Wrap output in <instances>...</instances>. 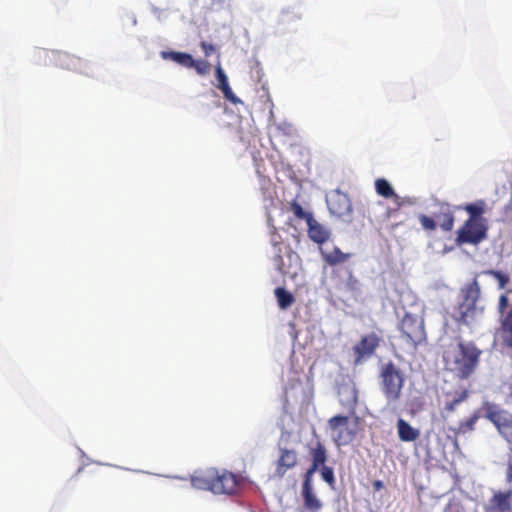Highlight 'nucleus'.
I'll return each mask as SVG.
<instances>
[{
	"instance_id": "nucleus-11",
	"label": "nucleus",
	"mask_w": 512,
	"mask_h": 512,
	"mask_svg": "<svg viewBox=\"0 0 512 512\" xmlns=\"http://www.w3.org/2000/svg\"><path fill=\"white\" fill-rule=\"evenodd\" d=\"M338 401L349 415L356 414L358 405V389L352 380L343 381L338 386Z\"/></svg>"
},
{
	"instance_id": "nucleus-26",
	"label": "nucleus",
	"mask_w": 512,
	"mask_h": 512,
	"mask_svg": "<svg viewBox=\"0 0 512 512\" xmlns=\"http://www.w3.org/2000/svg\"><path fill=\"white\" fill-rule=\"evenodd\" d=\"M274 294L281 309H287L295 302V298L292 293L283 287H277L274 290Z\"/></svg>"
},
{
	"instance_id": "nucleus-23",
	"label": "nucleus",
	"mask_w": 512,
	"mask_h": 512,
	"mask_svg": "<svg viewBox=\"0 0 512 512\" xmlns=\"http://www.w3.org/2000/svg\"><path fill=\"white\" fill-rule=\"evenodd\" d=\"M397 430L400 440L404 442L415 441L420 435L418 429L412 427L407 421L401 418L397 421Z\"/></svg>"
},
{
	"instance_id": "nucleus-37",
	"label": "nucleus",
	"mask_w": 512,
	"mask_h": 512,
	"mask_svg": "<svg viewBox=\"0 0 512 512\" xmlns=\"http://www.w3.org/2000/svg\"><path fill=\"white\" fill-rule=\"evenodd\" d=\"M278 239H280V236L277 235L276 233L273 234L272 236V239H271V242H272V245L274 246V243H282L281 241H279Z\"/></svg>"
},
{
	"instance_id": "nucleus-32",
	"label": "nucleus",
	"mask_w": 512,
	"mask_h": 512,
	"mask_svg": "<svg viewBox=\"0 0 512 512\" xmlns=\"http://www.w3.org/2000/svg\"><path fill=\"white\" fill-rule=\"evenodd\" d=\"M320 472H321V476H322V479L327 482L330 486L333 487L334 483H335V476H334V471L331 467H328V466H321L319 468Z\"/></svg>"
},
{
	"instance_id": "nucleus-3",
	"label": "nucleus",
	"mask_w": 512,
	"mask_h": 512,
	"mask_svg": "<svg viewBox=\"0 0 512 512\" xmlns=\"http://www.w3.org/2000/svg\"><path fill=\"white\" fill-rule=\"evenodd\" d=\"M481 287L475 277L460 290V302L456 307L455 321L468 327L478 324L484 317L485 306L480 303Z\"/></svg>"
},
{
	"instance_id": "nucleus-25",
	"label": "nucleus",
	"mask_w": 512,
	"mask_h": 512,
	"mask_svg": "<svg viewBox=\"0 0 512 512\" xmlns=\"http://www.w3.org/2000/svg\"><path fill=\"white\" fill-rule=\"evenodd\" d=\"M469 396V392L467 389H462L460 391H456L451 399H448L444 404V411L447 413H452L455 411L457 406L467 400Z\"/></svg>"
},
{
	"instance_id": "nucleus-10",
	"label": "nucleus",
	"mask_w": 512,
	"mask_h": 512,
	"mask_svg": "<svg viewBox=\"0 0 512 512\" xmlns=\"http://www.w3.org/2000/svg\"><path fill=\"white\" fill-rule=\"evenodd\" d=\"M380 337L376 333L362 336L360 341L353 347L354 365L362 364L373 356L380 344Z\"/></svg>"
},
{
	"instance_id": "nucleus-5",
	"label": "nucleus",
	"mask_w": 512,
	"mask_h": 512,
	"mask_svg": "<svg viewBox=\"0 0 512 512\" xmlns=\"http://www.w3.org/2000/svg\"><path fill=\"white\" fill-rule=\"evenodd\" d=\"M381 391L388 402L400 399L405 383L404 372L392 361L381 365L379 370Z\"/></svg>"
},
{
	"instance_id": "nucleus-27",
	"label": "nucleus",
	"mask_w": 512,
	"mask_h": 512,
	"mask_svg": "<svg viewBox=\"0 0 512 512\" xmlns=\"http://www.w3.org/2000/svg\"><path fill=\"white\" fill-rule=\"evenodd\" d=\"M349 257L350 254L343 253L338 247H334L331 252L323 254L324 260L331 266L344 263Z\"/></svg>"
},
{
	"instance_id": "nucleus-24",
	"label": "nucleus",
	"mask_w": 512,
	"mask_h": 512,
	"mask_svg": "<svg viewBox=\"0 0 512 512\" xmlns=\"http://www.w3.org/2000/svg\"><path fill=\"white\" fill-rule=\"evenodd\" d=\"M462 209L469 214L467 220L487 223V220L483 217V214L485 213L486 209V203L484 200H478L474 203L466 204L465 206L462 207Z\"/></svg>"
},
{
	"instance_id": "nucleus-33",
	"label": "nucleus",
	"mask_w": 512,
	"mask_h": 512,
	"mask_svg": "<svg viewBox=\"0 0 512 512\" xmlns=\"http://www.w3.org/2000/svg\"><path fill=\"white\" fill-rule=\"evenodd\" d=\"M419 221L425 230L433 231L436 229V221L427 215L421 214Z\"/></svg>"
},
{
	"instance_id": "nucleus-13",
	"label": "nucleus",
	"mask_w": 512,
	"mask_h": 512,
	"mask_svg": "<svg viewBox=\"0 0 512 512\" xmlns=\"http://www.w3.org/2000/svg\"><path fill=\"white\" fill-rule=\"evenodd\" d=\"M484 512H512V491H495L485 504Z\"/></svg>"
},
{
	"instance_id": "nucleus-12",
	"label": "nucleus",
	"mask_w": 512,
	"mask_h": 512,
	"mask_svg": "<svg viewBox=\"0 0 512 512\" xmlns=\"http://www.w3.org/2000/svg\"><path fill=\"white\" fill-rule=\"evenodd\" d=\"M375 190L378 195L384 197V198H390L392 199L395 208L390 209L387 211L385 218L388 219L390 216L397 212L401 206H403L405 203L410 204L411 202L408 199H404L400 197L393 189L391 184L384 178H378L375 181Z\"/></svg>"
},
{
	"instance_id": "nucleus-4",
	"label": "nucleus",
	"mask_w": 512,
	"mask_h": 512,
	"mask_svg": "<svg viewBox=\"0 0 512 512\" xmlns=\"http://www.w3.org/2000/svg\"><path fill=\"white\" fill-rule=\"evenodd\" d=\"M496 310L499 325L495 330L494 342L512 351V290L506 289L499 295Z\"/></svg>"
},
{
	"instance_id": "nucleus-17",
	"label": "nucleus",
	"mask_w": 512,
	"mask_h": 512,
	"mask_svg": "<svg viewBox=\"0 0 512 512\" xmlns=\"http://www.w3.org/2000/svg\"><path fill=\"white\" fill-rule=\"evenodd\" d=\"M310 455L312 457V464L304 475L306 478H312L313 474L319 470L327 460L326 448L320 441H317L315 446L311 448Z\"/></svg>"
},
{
	"instance_id": "nucleus-18",
	"label": "nucleus",
	"mask_w": 512,
	"mask_h": 512,
	"mask_svg": "<svg viewBox=\"0 0 512 512\" xmlns=\"http://www.w3.org/2000/svg\"><path fill=\"white\" fill-rule=\"evenodd\" d=\"M215 76L218 81L217 87L222 91L224 98L232 104L242 103L241 100L233 93L228 82V77L222 69L220 63H218V65L215 67Z\"/></svg>"
},
{
	"instance_id": "nucleus-21",
	"label": "nucleus",
	"mask_w": 512,
	"mask_h": 512,
	"mask_svg": "<svg viewBox=\"0 0 512 512\" xmlns=\"http://www.w3.org/2000/svg\"><path fill=\"white\" fill-rule=\"evenodd\" d=\"M435 219L438 222L440 228L445 232L451 231L454 227V212L451 210L448 204L440 205L439 212L435 214Z\"/></svg>"
},
{
	"instance_id": "nucleus-1",
	"label": "nucleus",
	"mask_w": 512,
	"mask_h": 512,
	"mask_svg": "<svg viewBox=\"0 0 512 512\" xmlns=\"http://www.w3.org/2000/svg\"><path fill=\"white\" fill-rule=\"evenodd\" d=\"M483 350L474 341L461 338L441 346L443 370L458 381L472 378L481 363Z\"/></svg>"
},
{
	"instance_id": "nucleus-35",
	"label": "nucleus",
	"mask_w": 512,
	"mask_h": 512,
	"mask_svg": "<svg viewBox=\"0 0 512 512\" xmlns=\"http://www.w3.org/2000/svg\"><path fill=\"white\" fill-rule=\"evenodd\" d=\"M506 480L509 483H512V463L509 462L506 469Z\"/></svg>"
},
{
	"instance_id": "nucleus-29",
	"label": "nucleus",
	"mask_w": 512,
	"mask_h": 512,
	"mask_svg": "<svg viewBox=\"0 0 512 512\" xmlns=\"http://www.w3.org/2000/svg\"><path fill=\"white\" fill-rule=\"evenodd\" d=\"M289 209L297 219L305 220L306 223L309 222L310 218H313L312 213L306 212L296 200L290 203Z\"/></svg>"
},
{
	"instance_id": "nucleus-22",
	"label": "nucleus",
	"mask_w": 512,
	"mask_h": 512,
	"mask_svg": "<svg viewBox=\"0 0 512 512\" xmlns=\"http://www.w3.org/2000/svg\"><path fill=\"white\" fill-rule=\"evenodd\" d=\"M161 57L165 60H172L185 68H192V65H194V58L186 52L162 51Z\"/></svg>"
},
{
	"instance_id": "nucleus-8",
	"label": "nucleus",
	"mask_w": 512,
	"mask_h": 512,
	"mask_svg": "<svg viewBox=\"0 0 512 512\" xmlns=\"http://www.w3.org/2000/svg\"><path fill=\"white\" fill-rule=\"evenodd\" d=\"M402 337L414 348L426 341L424 319L418 315L406 313L400 322Z\"/></svg>"
},
{
	"instance_id": "nucleus-15",
	"label": "nucleus",
	"mask_w": 512,
	"mask_h": 512,
	"mask_svg": "<svg viewBox=\"0 0 512 512\" xmlns=\"http://www.w3.org/2000/svg\"><path fill=\"white\" fill-rule=\"evenodd\" d=\"M327 205L332 214L342 217L351 212V202L346 194L335 192L327 199Z\"/></svg>"
},
{
	"instance_id": "nucleus-9",
	"label": "nucleus",
	"mask_w": 512,
	"mask_h": 512,
	"mask_svg": "<svg viewBox=\"0 0 512 512\" xmlns=\"http://www.w3.org/2000/svg\"><path fill=\"white\" fill-rule=\"evenodd\" d=\"M349 416L336 415L329 419L328 426L338 446L348 445L355 438L356 432L349 425Z\"/></svg>"
},
{
	"instance_id": "nucleus-36",
	"label": "nucleus",
	"mask_w": 512,
	"mask_h": 512,
	"mask_svg": "<svg viewBox=\"0 0 512 512\" xmlns=\"http://www.w3.org/2000/svg\"><path fill=\"white\" fill-rule=\"evenodd\" d=\"M373 488L376 490V491H379L381 489L384 488V484L381 480H376L373 482Z\"/></svg>"
},
{
	"instance_id": "nucleus-16",
	"label": "nucleus",
	"mask_w": 512,
	"mask_h": 512,
	"mask_svg": "<svg viewBox=\"0 0 512 512\" xmlns=\"http://www.w3.org/2000/svg\"><path fill=\"white\" fill-rule=\"evenodd\" d=\"M298 461L297 453L292 449H281L277 460L274 476L281 479L287 470L293 468Z\"/></svg>"
},
{
	"instance_id": "nucleus-19",
	"label": "nucleus",
	"mask_w": 512,
	"mask_h": 512,
	"mask_svg": "<svg viewBox=\"0 0 512 512\" xmlns=\"http://www.w3.org/2000/svg\"><path fill=\"white\" fill-rule=\"evenodd\" d=\"M311 480H312V478L304 477V481H303V485H302V496H303L304 506L310 512H319L320 509L322 508V503L312 491Z\"/></svg>"
},
{
	"instance_id": "nucleus-28",
	"label": "nucleus",
	"mask_w": 512,
	"mask_h": 512,
	"mask_svg": "<svg viewBox=\"0 0 512 512\" xmlns=\"http://www.w3.org/2000/svg\"><path fill=\"white\" fill-rule=\"evenodd\" d=\"M482 274L493 277L498 283V289H505L510 282L509 275L501 270L488 269L482 271Z\"/></svg>"
},
{
	"instance_id": "nucleus-14",
	"label": "nucleus",
	"mask_w": 512,
	"mask_h": 512,
	"mask_svg": "<svg viewBox=\"0 0 512 512\" xmlns=\"http://www.w3.org/2000/svg\"><path fill=\"white\" fill-rule=\"evenodd\" d=\"M284 256L291 262L292 258H298V255L288 245L283 243H274V256L272 258L275 269L285 275L289 273L290 264L284 260Z\"/></svg>"
},
{
	"instance_id": "nucleus-7",
	"label": "nucleus",
	"mask_w": 512,
	"mask_h": 512,
	"mask_svg": "<svg viewBox=\"0 0 512 512\" xmlns=\"http://www.w3.org/2000/svg\"><path fill=\"white\" fill-rule=\"evenodd\" d=\"M488 223L465 220L457 230L455 243L458 247L469 244L477 246L487 239Z\"/></svg>"
},
{
	"instance_id": "nucleus-34",
	"label": "nucleus",
	"mask_w": 512,
	"mask_h": 512,
	"mask_svg": "<svg viewBox=\"0 0 512 512\" xmlns=\"http://www.w3.org/2000/svg\"><path fill=\"white\" fill-rule=\"evenodd\" d=\"M200 47L202 48V50L204 52V55L206 57L210 56L211 54H213L216 51L215 46L213 44H211V43L206 42V41H202L200 43Z\"/></svg>"
},
{
	"instance_id": "nucleus-30",
	"label": "nucleus",
	"mask_w": 512,
	"mask_h": 512,
	"mask_svg": "<svg viewBox=\"0 0 512 512\" xmlns=\"http://www.w3.org/2000/svg\"><path fill=\"white\" fill-rule=\"evenodd\" d=\"M477 420H478V415L473 414L467 420L461 421L458 425L457 433L465 434L467 432L473 431Z\"/></svg>"
},
{
	"instance_id": "nucleus-2",
	"label": "nucleus",
	"mask_w": 512,
	"mask_h": 512,
	"mask_svg": "<svg viewBox=\"0 0 512 512\" xmlns=\"http://www.w3.org/2000/svg\"><path fill=\"white\" fill-rule=\"evenodd\" d=\"M191 484L196 489L210 491L213 494L232 495L237 491L239 479L228 470L210 467L194 472Z\"/></svg>"
},
{
	"instance_id": "nucleus-20",
	"label": "nucleus",
	"mask_w": 512,
	"mask_h": 512,
	"mask_svg": "<svg viewBox=\"0 0 512 512\" xmlns=\"http://www.w3.org/2000/svg\"><path fill=\"white\" fill-rule=\"evenodd\" d=\"M308 225V236L309 238L317 243L322 244L326 242L330 237V232L319 222H317L314 217L309 219L307 222Z\"/></svg>"
},
{
	"instance_id": "nucleus-6",
	"label": "nucleus",
	"mask_w": 512,
	"mask_h": 512,
	"mask_svg": "<svg viewBox=\"0 0 512 512\" xmlns=\"http://www.w3.org/2000/svg\"><path fill=\"white\" fill-rule=\"evenodd\" d=\"M482 409L485 418L495 425L498 432L509 444H512V414L491 402H484Z\"/></svg>"
},
{
	"instance_id": "nucleus-31",
	"label": "nucleus",
	"mask_w": 512,
	"mask_h": 512,
	"mask_svg": "<svg viewBox=\"0 0 512 512\" xmlns=\"http://www.w3.org/2000/svg\"><path fill=\"white\" fill-rule=\"evenodd\" d=\"M192 68H194L199 75L205 76L210 73L211 64L206 60L194 59V65H192Z\"/></svg>"
}]
</instances>
